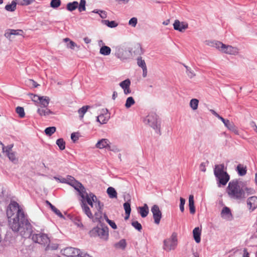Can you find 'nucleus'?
<instances>
[{
  "instance_id": "52",
  "label": "nucleus",
  "mask_w": 257,
  "mask_h": 257,
  "mask_svg": "<svg viewBox=\"0 0 257 257\" xmlns=\"http://www.w3.org/2000/svg\"><path fill=\"white\" fill-rule=\"evenodd\" d=\"M13 147V145H9L7 146L6 147H4V150H2V152L3 153H6V155L8 154L11 153L12 149Z\"/></svg>"
},
{
  "instance_id": "25",
  "label": "nucleus",
  "mask_w": 257,
  "mask_h": 257,
  "mask_svg": "<svg viewBox=\"0 0 257 257\" xmlns=\"http://www.w3.org/2000/svg\"><path fill=\"white\" fill-rule=\"evenodd\" d=\"M37 112L41 116H47L53 114V112L47 107H41L37 110Z\"/></svg>"
},
{
  "instance_id": "23",
  "label": "nucleus",
  "mask_w": 257,
  "mask_h": 257,
  "mask_svg": "<svg viewBox=\"0 0 257 257\" xmlns=\"http://www.w3.org/2000/svg\"><path fill=\"white\" fill-rule=\"evenodd\" d=\"M236 171L240 176H243L246 175L247 172V168L243 165L239 164L236 168Z\"/></svg>"
},
{
  "instance_id": "10",
  "label": "nucleus",
  "mask_w": 257,
  "mask_h": 257,
  "mask_svg": "<svg viewBox=\"0 0 257 257\" xmlns=\"http://www.w3.org/2000/svg\"><path fill=\"white\" fill-rule=\"evenodd\" d=\"M151 212L153 214L154 222L159 224L162 217V212L157 205H154L151 208Z\"/></svg>"
},
{
  "instance_id": "2",
  "label": "nucleus",
  "mask_w": 257,
  "mask_h": 257,
  "mask_svg": "<svg viewBox=\"0 0 257 257\" xmlns=\"http://www.w3.org/2000/svg\"><path fill=\"white\" fill-rule=\"evenodd\" d=\"M229 197L232 199L241 200L245 198L243 188V182L237 180L230 181L226 188Z\"/></svg>"
},
{
  "instance_id": "45",
  "label": "nucleus",
  "mask_w": 257,
  "mask_h": 257,
  "mask_svg": "<svg viewBox=\"0 0 257 257\" xmlns=\"http://www.w3.org/2000/svg\"><path fill=\"white\" fill-rule=\"evenodd\" d=\"M61 5L60 0H52L50 3L51 7L56 9L59 7Z\"/></svg>"
},
{
  "instance_id": "50",
  "label": "nucleus",
  "mask_w": 257,
  "mask_h": 257,
  "mask_svg": "<svg viewBox=\"0 0 257 257\" xmlns=\"http://www.w3.org/2000/svg\"><path fill=\"white\" fill-rule=\"evenodd\" d=\"M9 159L13 162L16 163L17 161V159L15 156V153L11 152L6 155Z\"/></svg>"
},
{
  "instance_id": "30",
  "label": "nucleus",
  "mask_w": 257,
  "mask_h": 257,
  "mask_svg": "<svg viewBox=\"0 0 257 257\" xmlns=\"http://www.w3.org/2000/svg\"><path fill=\"white\" fill-rule=\"evenodd\" d=\"M243 188L244 190V192L245 193V196L246 195H249L251 194H253L255 193V190L251 187H247L246 186L244 182H243Z\"/></svg>"
},
{
  "instance_id": "59",
  "label": "nucleus",
  "mask_w": 257,
  "mask_h": 257,
  "mask_svg": "<svg viewBox=\"0 0 257 257\" xmlns=\"http://www.w3.org/2000/svg\"><path fill=\"white\" fill-rule=\"evenodd\" d=\"M229 130L233 132L236 135L239 134L238 131L234 124L231 126L230 128H229Z\"/></svg>"
},
{
  "instance_id": "61",
  "label": "nucleus",
  "mask_w": 257,
  "mask_h": 257,
  "mask_svg": "<svg viewBox=\"0 0 257 257\" xmlns=\"http://www.w3.org/2000/svg\"><path fill=\"white\" fill-rule=\"evenodd\" d=\"M108 223L114 229L117 228V226L115 222L111 220H108Z\"/></svg>"
},
{
  "instance_id": "63",
  "label": "nucleus",
  "mask_w": 257,
  "mask_h": 257,
  "mask_svg": "<svg viewBox=\"0 0 257 257\" xmlns=\"http://www.w3.org/2000/svg\"><path fill=\"white\" fill-rule=\"evenodd\" d=\"M100 17L102 18V19H104V18H106L107 17V14H106V13L105 12V11H100Z\"/></svg>"
},
{
  "instance_id": "22",
  "label": "nucleus",
  "mask_w": 257,
  "mask_h": 257,
  "mask_svg": "<svg viewBox=\"0 0 257 257\" xmlns=\"http://www.w3.org/2000/svg\"><path fill=\"white\" fill-rule=\"evenodd\" d=\"M81 207L82 208L83 212L90 219L93 218V215L91 213L89 207L86 204V203L83 201H82L81 202Z\"/></svg>"
},
{
  "instance_id": "17",
  "label": "nucleus",
  "mask_w": 257,
  "mask_h": 257,
  "mask_svg": "<svg viewBox=\"0 0 257 257\" xmlns=\"http://www.w3.org/2000/svg\"><path fill=\"white\" fill-rule=\"evenodd\" d=\"M221 216L227 220H232V215L230 209L227 207H224L221 212Z\"/></svg>"
},
{
  "instance_id": "34",
  "label": "nucleus",
  "mask_w": 257,
  "mask_h": 257,
  "mask_svg": "<svg viewBox=\"0 0 257 257\" xmlns=\"http://www.w3.org/2000/svg\"><path fill=\"white\" fill-rule=\"evenodd\" d=\"M89 108H90V106L85 105L78 109V112L81 119L83 118L84 114L86 112Z\"/></svg>"
},
{
  "instance_id": "44",
  "label": "nucleus",
  "mask_w": 257,
  "mask_h": 257,
  "mask_svg": "<svg viewBox=\"0 0 257 257\" xmlns=\"http://www.w3.org/2000/svg\"><path fill=\"white\" fill-rule=\"evenodd\" d=\"M16 111L21 118H23L25 116V113L23 107L18 106L16 109Z\"/></svg>"
},
{
  "instance_id": "19",
  "label": "nucleus",
  "mask_w": 257,
  "mask_h": 257,
  "mask_svg": "<svg viewBox=\"0 0 257 257\" xmlns=\"http://www.w3.org/2000/svg\"><path fill=\"white\" fill-rule=\"evenodd\" d=\"M97 209V211L95 212L94 213V217H93V219H91L92 220V221L94 222H98L100 224H102V221H103L102 219V209L103 207L101 208L100 209H99V208H96Z\"/></svg>"
},
{
  "instance_id": "29",
  "label": "nucleus",
  "mask_w": 257,
  "mask_h": 257,
  "mask_svg": "<svg viewBox=\"0 0 257 257\" xmlns=\"http://www.w3.org/2000/svg\"><path fill=\"white\" fill-rule=\"evenodd\" d=\"M50 99L47 96H41L39 103L41 107H47L49 103Z\"/></svg>"
},
{
  "instance_id": "47",
  "label": "nucleus",
  "mask_w": 257,
  "mask_h": 257,
  "mask_svg": "<svg viewBox=\"0 0 257 257\" xmlns=\"http://www.w3.org/2000/svg\"><path fill=\"white\" fill-rule=\"evenodd\" d=\"M138 23V19L136 17L131 18L128 21V25L132 27H136Z\"/></svg>"
},
{
  "instance_id": "49",
  "label": "nucleus",
  "mask_w": 257,
  "mask_h": 257,
  "mask_svg": "<svg viewBox=\"0 0 257 257\" xmlns=\"http://www.w3.org/2000/svg\"><path fill=\"white\" fill-rule=\"evenodd\" d=\"M78 250L79 251H78V252L77 253L76 256L78 257H91L89 254H88L87 252L83 251L81 250L80 249L78 248Z\"/></svg>"
},
{
  "instance_id": "21",
  "label": "nucleus",
  "mask_w": 257,
  "mask_h": 257,
  "mask_svg": "<svg viewBox=\"0 0 257 257\" xmlns=\"http://www.w3.org/2000/svg\"><path fill=\"white\" fill-rule=\"evenodd\" d=\"M201 233V229L199 227H195L193 230V237L196 243L200 242Z\"/></svg>"
},
{
  "instance_id": "20",
  "label": "nucleus",
  "mask_w": 257,
  "mask_h": 257,
  "mask_svg": "<svg viewBox=\"0 0 257 257\" xmlns=\"http://www.w3.org/2000/svg\"><path fill=\"white\" fill-rule=\"evenodd\" d=\"M23 31L22 30L9 29L5 34V36L10 39L12 35H22Z\"/></svg>"
},
{
  "instance_id": "62",
  "label": "nucleus",
  "mask_w": 257,
  "mask_h": 257,
  "mask_svg": "<svg viewBox=\"0 0 257 257\" xmlns=\"http://www.w3.org/2000/svg\"><path fill=\"white\" fill-rule=\"evenodd\" d=\"M54 179L55 180L59 181V182L63 183H65V182L66 181L65 178H63L62 177L60 178H59L57 177H54Z\"/></svg>"
},
{
  "instance_id": "43",
  "label": "nucleus",
  "mask_w": 257,
  "mask_h": 257,
  "mask_svg": "<svg viewBox=\"0 0 257 257\" xmlns=\"http://www.w3.org/2000/svg\"><path fill=\"white\" fill-rule=\"evenodd\" d=\"M56 130L55 126L48 127L45 129V132L47 135L50 136L56 132Z\"/></svg>"
},
{
  "instance_id": "13",
  "label": "nucleus",
  "mask_w": 257,
  "mask_h": 257,
  "mask_svg": "<svg viewBox=\"0 0 257 257\" xmlns=\"http://www.w3.org/2000/svg\"><path fill=\"white\" fill-rule=\"evenodd\" d=\"M173 27L174 30L183 32L188 28V25L186 22H180L178 20H176L173 24Z\"/></svg>"
},
{
  "instance_id": "18",
  "label": "nucleus",
  "mask_w": 257,
  "mask_h": 257,
  "mask_svg": "<svg viewBox=\"0 0 257 257\" xmlns=\"http://www.w3.org/2000/svg\"><path fill=\"white\" fill-rule=\"evenodd\" d=\"M247 204L250 210H254L257 208V197L251 196L249 197L247 200Z\"/></svg>"
},
{
  "instance_id": "7",
  "label": "nucleus",
  "mask_w": 257,
  "mask_h": 257,
  "mask_svg": "<svg viewBox=\"0 0 257 257\" xmlns=\"http://www.w3.org/2000/svg\"><path fill=\"white\" fill-rule=\"evenodd\" d=\"M177 244V235L176 233L174 232L170 238L164 240L163 248L167 251H170L171 250H174L176 248Z\"/></svg>"
},
{
  "instance_id": "38",
  "label": "nucleus",
  "mask_w": 257,
  "mask_h": 257,
  "mask_svg": "<svg viewBox=\"0 0 257 257\" xmlns=\"http://www.w3.org/2000/svg\"><path fill=\"white\" fill-rule=\"evenodd\" d=\"M184 66L186 68L187 75L190 78H192L195 76L196 74L194 71L191 68L185 65H184Z\"/></svg>"
},
{
  "instance_id": "60",
  "label": "nucleus",
  "mask_w": 257,
  "mask_h": 257,
  "mask_svg": "<svg viewBox=\"0 0 257 257\" xmlns=\"http://www.w3.org/2000/svg\"><path fill=\"white\" fill-rule=\"evenodd\" d=\"M206 163L203 162L201 163L199 166V169L201 171L205 172L206 171Z\"/></svg>"
},
{
  "instance_id": "6",
  "label": "nucleus",
  "mask_w": 257,
  "mask_h": 257,
  "mask_svg": "<svg viewBox=\"0 0 257 257\" xmlns=\"http://www.w3.org/2000/svg\"><path fill=\"white\" fill-rule=\"evenodd\" d=\"M212 44L213 46L224 53L230 55H236L238 53L237 48L230 45H225L220 42L214 41L212 42Z\"/></svg>"
},
{
  "instance_id": "36",
  "label": "nucleus",
  "mask_w": 257,
  "mask_h": 257,
  "mask_svg": "<svg viewBox=\"0 0 257 257\" xmlns=\"http://www.w3.org/2000/svg\"><path fill=\"white\" fill-rule=\"evenodd\" d=\"M102 23L107 27L113 28L118 26V24L114 21H109V20H103Z\"/></svg>"
},
{
  "instance_id": "12",
  "label": "nucleus",
  "mask_w": 257,
  "mask_h": 257,
  "mask_svg": "<svg viewBox=\"0 0 257 257\" xmlns=\"http://www.w3.org/2000/svg\"><path fill=\"white\" fill-rule=\"evenodd\" d=\"M78 251H79L78 248L72 247H67L61 250L62 254L67 256H76Z\"/></svg>"
},
{
  "instance_id": "40",
  "label": "nucleus",
  "mask_w": 257,
  "mask_h": 257,
  "mask_svg": "<svg viewBox=\"0 0 257 257\" xmlns=\"http://www.w3.org/2000/svg\"><path fill=\"white\" fill-rule=\"evenodd\" d=\"M123 208L125 210V213L130 214L131 212L130 200L123 204Z\"/></svg>"
},
{
  "instance_id": "24",
  "label": "nucleus",
  "mask_w": 257,
  "mask_h": 257,
  "mask_svg": "<svg viewBox=\"0 0 257 257\" xmlns=\"http://www.w3.org/2000/svg\"><path fill=\"white\" fill-rule=\"evenodd\" d=\"M149 212V209L147 204H144L143 206L139 207V212L141 216L144 218L146 217Z\"/></svg>"
},
{
  "instance_id": "8",
  "label": "nucleus",
  "mask_w": 257,
  "mask_h": 257,
  "mask_svg": "<svg viewBox=\"0 0 257 257\" xmlns=\"http://www.w3.org/2000/svg\"><path fill=\"white\" fill-rule=\"evenodd\" d=\"M86 200L87 203L92 207H95V208H99L100 209L103 207V204L101 203L98 200L96 196L92 193H87L85 194V197L84 199H82V201Z\"/></svg>"
},
{
  "instance_id": "28",
  "label": "nucleus",
  "mask_w": 257,
  "mask_h": 257,
  "mask_svg": "<svg viewBox=\"0 0 257 257\" xmlns=\"http://www.w3.org/2000/svg\"><path fill=\"white\" fill-rule=\"evenodd\" d=\"M46 203L48 204L52 210L56 214H57L59 217L60 218H64L63 214L61 213V212L59 210H58L57 208H56L54 205H53L49 201H46Z\"/></svg>"
},
{
  "instance_id": "9",
  "label": "nucleus",
  "mask_w": 257,
  "mask_h": 257,
  "mask_svg": "<svg viewBox=\"0 0 257 257\" xmlns=\"http://www.w3.org/2000/svg\"><path fill=\"white\" fill-rule=\"evenodd\" d=\"M110 118V113L107 109H102L100 114L96 117V121L101 124H105Z\"/></svg>"
},
{
  "instance_id": "58",
  "label": "nucleus",
  "mask_w": 257,
  "mask_h": 257,
  "mask_svg": "<svg viewBox=\"0 0 257 257\" xmlns=\"http://www.w3.org/2000/svg\"><path fill=\"white\" fill-rule=\"evenodd\" d=\"M117 245L120 247L124 248L126 246V242L124 239L120 240L119 242L117 243Z\"/></svg>"
},
{
  "instance_id": "55",
  "label": "nucleus",
  "mask_w": 257,
  "mask_h": 257,
  "mask_svg": "<svg viewBox=\"0 0 257 257\" xmlns=\"http://www.w3.org/2000/svg\"><path fill=\"white\" fill-rule=\"evenodd\" d=\"M180 209L182 212L184 211V205L185 203V199L181 197L180 199Z\"/></svg>"
},
{
  "instance_id": "37",
  "label": "nucleus",
  "mask_w": 257,
  "mask_h": 257,
  "mask_svg": "<svg viewBox=\"0 0 257 257\" xmlns=\"http://www.w3.org/2000/svg\"><path fill=\"white\" fill-rule=\"evenodd\" d=\"M135 103V101L134 98L132 96L128 97L126 100L125 103V107L126 108H129L132 105H133Z\"/></svg>"
},
{
  "instance_id": "26",
  "label": "nucleus",
  "mask_w": 257,
  "mask_h": 257,
  "mask_svg": "<svg viewBox=\"0 0 257 257\" xmlns=\"http://www.w3.org/2000/svg\"><path fill=\"white\" fill-rule=\"evenodd\" d=\"M189 208L190 213L194 214L195 213L196 209L194 206V196L193 195H190L189 197Z\"/></svg>"
},
{
  "instance_id": "5",
  "label": "nucleus",
  "mask_w": 257,
  "mask_h": 257,
  "mask_svg": "<svg viewBox=\"0 0 257 257\" xmlns=\"http://www.w3.org/2000/svg\"><path fill=\"white\" fill-rule=\"evenodd\" d=\"M144 122L151 127L159 135H161L160 123L158 121V115L154 112L150 113L144 119Z\"/></svg>"
},
{
  "instance_id": "15",
  "label": "nucleus",
  "mask_w": 257,
  "mask_h": 257,
  "mask_svg": "<svg viewBox=\"0 0 257 257\" xmlns=\"http://www.w3.org/2000/svg\"><path fill=\"white\" fill-rule=\"evenodd\" d=\"M110 142L106 139H102L96 143L95 147L99 149L107 148L110 149Z\"/></svg>"
},
{
  "instance_id": "57",
  "label": "nucleus",
  "mask_w": 257,
  "mask_h": 257,
  "mask_svg": "<svg viewBox=\"0 0 257 257\" xmlns=\"http://www.w3.org/2000/svg\"><path fill=\"white\" fill-rule=\"evenodd\" d=\"M68 48H70L71 49H74L75 47L77 46V45L73 41H70L69 43L67 44L66 45Z\"/></svg>"
},
{
  "instance_id": "27",
  "label": "nucleus",
  "mask_w": 257,
  "mask_h": 257,
  "mask_svg": "<svg viewBox=\"0 0 257 257\" xmlns=\"http://www.w3.org/2000/svg\"><path fill=\"white\" fill-rule=\"evenodd\" d=\"M78 7V3L76 1H74L72 3H69L67 4L66 9L70 12H72L75 10Z\"/></svg>"
},
{
  "instance_id": "14",
  "label": "nucleus",
  "mask_w": 257,
  "mask_h": 257,
  "mask_svg": "<svg viewBox=\"0 0 257 257\" xmlns=\"http://www.w3.org/2000/svg\"><path fill=\"white\" fill-rule=\"evenodd\" d=\"M131 83V82L130 80L129 79H126L121 81L119 84L120 87L123 90V92L125 95H127L131 92L130 89Z\"/></svg>"
},
{
  "instance_id": "31",
  "label": "nucleus",
  "mask_w": 257,
  "mask_h": 257,
  "mask_svg": "<svg viewBox=\"0 0 257 257\" xmlns=\"http://www.w3.org/2000/svg\"><path fill=\"white\" fill-rule=\"evenodd\" d=\"M111 49L108 46H102L99 51L100 54L104 56H107L110 54Z\"/></svg>"
},
{
  "instance_id": "64",
  "label": "nucleus",
  "mask_w": 257,
  "mask_h": 257,
  "mask_svg": "<svg viewBox=\"0 0 257 257\" xmlns=\"http://www.w3.org/2000/svg\"><path fill=\"white\" fill-rule=\"evenodd\" d=\"M250 125L253 128L254 131L257 133V126L255 123L254 121H252L250 122Z\"/></svg>"
},
{
  "instance_id": "1",
  "label": "nucleus",
  "mask_w": 257,
  "mask_h": 257,
  "mask_svg": "<svg viewBox=\"0 0 257 257\" xmlns=\"http://www.w3.org/2000/svg\"><path fill=\"white\" fill-rule=\"evenodd\" d=\"M7 215L9 226L14 232H19L25 238L32 236L33 241L39 244L45 245L50 243V240L46 234L40 233L32 235V226L17 202H11L7 210Z\"/></svg>"
},
{
  "instance_id": "48",
  "label": "nucleus",
  "mask_w": 257,
  "mask_h": 257,
  "mask_svg": "<svg viewBox=\"0 0 257 257\" xmlns=\"http://www.w3.org/2000/svg\"><path fill=\"white\" fill-rule=\"evenodd\" d=\"M132 226L138 231H141L142 229V226L141 223L137 221H134L132 222Z\"/></svg>"
},
{
  "instance_id": "3",
  "label": "nucleus",
  "mask_w": 257,
  "mask_h": 257,
  "mask_svg": "<svg viewBox=\"0 0 257 257\" xmlns=\"http://www.w3.org/2000/svg\"><path fill=\"white\" fill-rule=\"evenodd\" d=\"M224 164H219L215 166L214 174L218 182V186L221 185L225 186L230 179L229 175L224 170Z\"/></svg>"
},
{
  "instance_id": "56",
  "label": "nucleus",
  "mask_w": 257,
  "mask_h": 257,
  "mask_svg": "<svg viewBox=\"0 0 257 257\" xmlns=\"http://www.w3.org/2000/svg\"><path fill=\"white\" fill-rule=\"evenodd\" d=\"M31 98L33 101L37 102V103H39L41 96H39L38 95H34L33 94H31Z\"/></svg>"
},
{
  "instance_id": "53",
  "label": "nucleus",
  "mask_w": 257,
  "mask_h": 257,
  "mask_svg": "<svg viewBox=\"0 0 257 257\" xmlns=\"http://www.w3.org/2000/svg\"><path fill=\"white\" fill-rule=\"evenodd\" d=\"M27 84L33 87H36L38 85L37 83L32 79H28L26 81Z\"/></svg>"
},
{
  "instance_id": "42",
  "label": "nucleus",
  "mask_w": 257,
  "mask_h": 257,
  "mask_svg": "<svg viewBox=\"0 0 257 257\" xmlns=\"http://www.w3.org/2000/svg\"><path fill=\"white\" fill-rule=\"evenodd\" d=\"M56 144L61 150H63L65 148V143L63 139H59L56 141Z\"/></svg>"
},
{
  "instance_id": "51",
  "label": "nucleus",
  "mask_w": 257,
  "mask_h": 257,
  "mask_svg": "<svg viewBox=\"0 0 257 257\" xmlns=\"http://www.w3.org/2000/svg\"><path fill=\"white\" fill-rule=\"evenodd\" d=\"M66 181L65 182V183L68 184L69 185H71L73 182H75V179L74 177L71 176H67V177L65 178Z\"/></svg>"
},
{
  "instance_id": "54",
  "label": "nucleus",
  "mask_w": 257,
  "mask_h": 257,
  "mask_svg": "<svg viewBox=\"0 0 257 257\" xmlns=\"http://www.w3.org/2000/svg\"><path fill=\"white\" fill-rule=\"evenodd\" d=\"M224 125L229 130V128L234 124L232 122L230 121L228 119H224V120L222 121Z\"/></svg>"
},
{
  "instance_id": "11",
  "label": "nucleus",
  "mask_w": 257,
  "mask_h": 257,
  "mask_svg": "<svg viewBox=\"0 0 257 257\" xmlns=\"http://www.w3.org/2000/svg\"><path fill=\"white\" fill-rule=\"evenodd\" d=\"M71 186H73L75 190H76L79 194L82 199H84L85 194L87 193L86 191L85 187L82 185L81 183L75 180V182H73Z\"/></svg>"
},
{
  "instance_id": "39",
  "label": "nucleus",
  "mask_w": 257,
  "mask_h": 257,
  "mask_svg": "<svg viewBox=\"0 0 257 257\" xmlns=\"http://www.w3.org/2000/svg\"><path fill=\"white\" fill-rule=\"evenodd\" d=\"M34 0H17V4L22 6H28L31 4Z\"/></svg>"
},
{
  "instance_id": "41",
  "label": "nucleus",
  "mask_w": 257,
  "mask_h": 257,
  "mask_svg": "<svg viewBox=\"0 0 257 257\" xmlns=\"http://www.w3.org/2000/svg\"><path fill=\"white\" fill-rule=\"evenodd\" d=\"M85 5V0H80V3L78 4V7H77L78 11L80 12L85 11L86 10Z\"/></svg>"
},
{
  "instance_id": "32",
  "label": "nucleus",
  "mask_w": 257,
  "mask_h": 257,
  "mask_svg": "<svg viewBox=\"0 0 257 257\" xmlns=\"http://www.w3.org/2000/svg\"><path fill=\"white\" fill-rule=\"evenodd\" d=\"M107 193L110 198H115L117 197L116 191L111 187H109L107 188Z\"/></svg>"
},
{
  "instance_id": "4",
  "label": "nucleus",
  "mask_w": 257,
  "mask_h": 257,
  "mask_svg": "<svg viewBox=\"0 0 257 257\" xmlns=\"http://www.w3.org/2000/svg\"><path fill=\"white\" fill-rule=\"evenodd\" d=\"M89 234L90 236H98L101 239L107 240L109 236L108 228L102 223L100 224V226H96L90 230Z\"/></svg>"
},
{
  "instance_id": "46",
  "label": "nucleus",
  "mask_w": 257,
  "mask_h": 257,
  "mask_svg": "<svg viewBox=\"0 0 257 257\" xmlns=\"http://www.w3.org/2000/svg\"><path fill=\"white\" fill-rule=\"evenodd\" d=\"M137 64L142 69L147 67L145 60H143L141 57H139L137 58Z\"/></svg>"
},
{
  "instance_id": "35",
  "label": "nucleus",
  "mask_w": 257,
  "mask_h": 257,
  "mask_svg": "<svg viewBox=\"0 0 257 257\" xmlns=\"http://www.w3.org/2000/svg\"><path fill=\"white\" fill-rule=\"evenodd\" d=\"M199 100L197 99H192L190 101V106L193 110H195L197 109L198 106Z\"/></svg>"
},
{
  "instance_id": "16",
  "label": "nucleus",
  "mask_w": 257,
  "mask_h": 257,
  "mask_svg": "<svg viewBox=\"0 0 257 257\" xmlns=\"http://www.w3.org/2000/svg\"><path fill=\"white\" fill-rule=\"evenodd\" d=\"M115 53L114 55L118 59L124 60L127 59V57L125 56L124 53H126L122 48L119 46H116L114 48Z\"/></svg>"
},
{
  "instance_id": "33",
  "label": "nucleus",
  "mask_w": 257,
  "mask_h": 257,
  "mask_svg": "<svg viewBox=\"0 0 257 257\" xmlns=\"http://www.w3.org/2000/svg\"><path fill=\"white\" fill-rule=\"evenodd\" d=\"M17 3L16 1H12L11 4L7 5L5 6V9L9 12H14L16 9Z\"/></svg>"
}]
</instances>
